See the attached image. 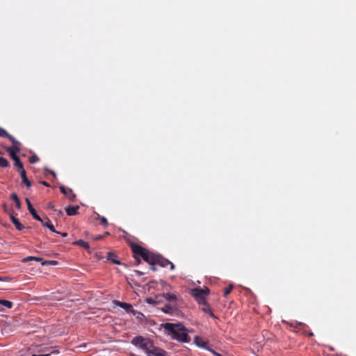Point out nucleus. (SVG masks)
<instances>
[{"instance_id": "16", "label": "nucleus", "mask_w": 356, "mask_h": 356, "mask_svg": "<svg viewBox=\"0 0 356 356\" xmlns=\"http://www.w3.org/2000/svg\"><path fill=\"white\" fill-rule=\"evenodd\" d=\"M106 259L108 261L113 264H120V262L117 259V256L113 252H108L106 256Z\"/></svg>"}, {"instance_id": "27", "label": "nucleus", "mask_w": 356, "mask_h": 356, "mask_svg": "<svg viewBox=\"0 0 356 356\" xmlns=\"http://www.w3.org/2000/svg\"><path fill=\"white\" fill-rule=\"evenodd\" d=\"M9 165H10V164H9V162L8 161V160L4 157L0 156V167L8 168V167H9Z\"/></svg>"}, {"instance_id": "21", "label": "nucleus", "mask_w": 356, "mask_h": 356, "mask_svg": "<svg viewBox=\"0 0 356 356\" xmlns=\"http://www.w3.org/2000/svg\"><path fill=\"white\" fill-rule=\"evenodd\" d=\"M0 305H1V311H3V307L10 309L13 306V302L9 301V300H0Z\"/></svg>"}, {"instance_id": "31", "label": "nucleus", "mask_w": 356, "mask_h": 356, "mask_svg": "<svg viewBox=\"0 0 356 356\" xmlns=\"http://www.w3.org/2000/svg\"><path fill=\"white\" fill-rule=\"evenodd\" d=\"M57 263L58 262L56 261H53V260H51V261H43L42 263V266H45V265H47V264L56 265V264H57Z\"/></svg>"}, {"instance_id": "19", "label": "nucleus", "mask_w": 356, "mask_h": 356, "mask_svg": "<svg viewBox=\"0 0 356 356\" xmlns=\"http://www.w3.org/2000/svg\"><path fill=\"white\" fill-rule=\"evenodd\" d=\"M10 199L15 202L16 208L19 209L21 208V202L17 195L15 193H13L10 195Z\"/></svg>"}, {"instance_id": "24", "label": "nucleus", "mask_w": 356, "mask_h": 356, "mask_svg": "<svg viewBox=\"0 0 356 356\" xmlns=\"http://www.w3.org/2000/svg\"><path fill=\"white\" fill-rule=\"evenodd\" d=\"M31 261H42V258L38 257H33V256H29L22 259V262H24V263H26V262H29Z\"/></svg>"}, {"instance_id": "30", "label": "nucleus", "mask_w": 356, "mask_h": 356, "mask_svg": "<svg viewBox=\"0 0 356 356\" xmlns=\"http://www.w3.org/2000/svg\"><path fill=\"white\" fill-rule=\"evenodd\" d=\"M29 160L31 163H35L39 161V158L37 155L34 154L30 156Z\"/></svg>"}, {"instance_id": "41", "label": "nucleus", "mask_w": 356, "mask_h": 356, "mask_svg": "<svg viewBox=\"0 0 356 356\" xmlns=\"http://www.w3.org/2000/svg\"><path fill=\"white\" fill-rule=\"evenodd\" d=\"M3 208L4 211L7 212V208H6V204H4L3 205Z\"/></svg>"}, {"instance_id": "18", "label": "nucleus", "mask_w": 356, "mask_h": 356, "mask_svg": "<svg viewBox=\"0 0 356 356\" xmlns=\"http://www.w3.org/2000/svg\"><path fill=\"white\" fill-rule=\"evenodd\" d=\"M19 174H20L21 178L22 179V182L24 184H26V186L27 187H29V188L31 187V182L28 179L27 177H26V173L25 170H21Z\"/></svg>"}, {"instance_id": "37", "label": "nucleus", "mask_w": 356, "mask_h": 356, "mask_svg": "<svg viewBox=\"0 0 356 356\" xmlns=\"http://www.w3.org/2000/svg\"><path fill=\"white\" fill-rule=\"evenodd\" d=\"M102 237H103V236H102V235H98V236H97L95 238V240H100V239H102Z\"/></svg>"}, {"instance_id": "8", "label": "nucleus", "mask_w": 356, "mask_h": 356, "mask_svg": "<svg viewBox=\"0 0 356 356\" xmlns=\"http://www.w3.org/2000/svg\"><path fill=\"white\" fill-rule=\"evenodd\" d=\"M114 302L116 305L124 309L127 313H130V312L134 313V310L133 309V307L131 304L120 302L119 300H115Z\"/></svg>"}, {"instance_id": "4", "label": "nucleus", "mask_w": 356, "mask_h": 356, "mask_svg": "<svg viewBox=\"0 0 356 356\" xmlns=\"http://www.w3.org/2000/svg\"><path fill=\"white\" fill-rule=\"evenodd\" d=\"M209 293V290L207 287L205 289L195 288L191 290V295L194 297L199 305L206 302L205 299Z\"/></svg>"}, {"instance_id": "3", "label": "nucleus", "mask_w": 356, "mask_h": 356, "mask_svg": "<svg viewBox=\"0 0 356 356\" xmlns=\"http://www.w3.org/2000/svg\"><path fill=\"white\" fill-rule=\"evenodd\" d=\"M131 248L135 259H138V257H140L145 261L151 266H155L156 254L149 252L148 250L143 248L137 243H132L131 245Z\"/></svg>"}, {"instance_id": "35", "label": "nucleus", "mask_w": 356, "mask_h": 356, "mask_svg": "<svg viewBox=\"0 0 356 356\" xmlns=\"http://www.w3.org/2000/svg\"><path fill=\"white\" fill-rule=\"evenodd\" d=\"M168 265L170 266V270H173L175 269V265L172 262H170Z\"/></svg>"}, {"instance_id": "2", "label": "nucleus", "mask_w": 356, "mask_h": 356, "mask_svg": "<svg viewBox=\"0 0 356 356\" xmlns=\"http://www.w3.org/2000/svg\"><path fill=\"white\" fill-rule=\"evenodd\" d=\"M163 327L168 335L170 336L172 339L184 343L191 341L187 329L181 323H166L163 325Z\"/></svg>"}, {"instance_id": "5", "label": "nucleus", "mask_w": 356, "mask_h": 356, "mask_svg": "<svg viewBox=\"0 0 356 356\" xmlns=\"http://www.w3.org/2000/svg\"><path fill=\"white\" fill-rule=\"evenodd\" d=\"M60 192L65 195L70 200L74 201L76 198V195L74 193L71 188H66L65 186H60Z\"/></svg>"}, {"instance_id": "32", "label": "nucleus", "mask_w": 356, "mask_h": 356, "mask_svg": "<svg viewBox=\"0 0 356 356\" xmlns=\"http://www.w3.org/2000/svg\"><path fill=\"white\" fill-rule=\"evenodd\" d=\"M146 302L148 303V304H151V305H154L155 304L156 301L151 298H148L146 299Z\"/></svg>"}, {"instance_id": "28", "label": "nucleus", "mask_w": 356, "mask_h": 356, "mask_svg": "<svg viewBox=\"0 0 356 356\" xmlns=\"http://www.w3.org/2000/svg\"><path fill=\"white\" fill-rule=\"evenodd\" d=\"M0 136L9 139L11 135L9 134L5 129L0 127Z\"/></svg>"}, {"instance_id": "7", "label": "nucleus", "mask_w": 356, "mask_h": 356, "mask_svg": "<svg viewBox=\"0 0 356 356\" xmlns=\"http://www.w3.org/2000/svg\"><path fill=\"white\" fill-rule=\"evenodd\" d=\"M26 203L27 204L28 209L33 218L36 220H41V218L38 215L36 210L33 208L29 199L26 198Z\"/></svg>"}, {"instance_id": "14", "label": "nucleus", "mask_w": 356, "mask_h": 356, "mask_svg": "<svg viewBox=\"0 0 356 356\" xmlns=\"http://www.w3.org/2000/svg\"><path fill=\"white\" fill-rule=\"evenodd\" d=\"M200 305H202L201 309L204 313H208L209 316H211L212 318H216L213 312L211 311L209 305L207 303V302H204V303H202Z\"/></svg>"}, {"instance_id": "1", "label": "nucleus", "mask_w": 356, "mask_h": 356, "mask_svg": "<svg viewBox=\"0 0 356 356\" xmlns=\"http://www.w3.org/2000/svg\"><path fill=\"white\" fill-rule=\"evenodd\" d=\"M131 344L144 350L147 356H167V352L163 349L154 346L149 338L143 336H136L131 339Z\"/></svg>"}, {"instance_id": "43", "label": "nucleus", "mask_w": 356, "mask_h": 356, "mask_svg": "<svg viewBox=\"0 0 356 356\" xmlns=\"http://www.w3.org/2000/svg\"><path fill=\"white\" fill-rule=\"evenodd\" d=\"M60 234V232L58 233ZM60 234L63 236H66L67 235V234L66 232H63V233H60Z\"/></svg>"}, {"instance_id": "34", "label": "nucleus", "mask_w": 356, "mask_h": 356, "mask_svg": "<svg viewBox=\"0 0 356 356\" xmlns=\"http://www.w3.org/2000/svg\"><path fill=\"white\" fill-rule=\"evenodd\" d=\"M48 172L54 177L56 178V175L55 173V172L54 170H49Z\"/></svg>"}, {"instance_id": "36", "label": "nucleus", "mask_w": 356, "mask_h": 356, "mask_svg": "<svg viewBox=\"0 0 356 356\" xmlns=\"http://www.w3.org/2000/svg\"><path fill=\"white\" fill-rule=\"evenodd\" d=\"M135 273H136V275H143V272H141V271H139V270H135Z\"/></svg>"}, {"instance_id": "20", "label": "nucleus", "mask_w": 356, "mask_h": 356, "mask_svg": "<svg viewBox=\"0 0 356 356\" xmlns=\"http://www.w3.org/2000/svg\"><path fill=\"white\" fill-rule=\"evenodd\" d=\"M6 151L9 154L10 156L13 160H15L17 158H19L17 155V153H19V151H15V149L8 147H6Z\"/></svg>"}, {"instance_id": "44", "label": "nucleus", "mask_w": 356, "mask_h": 356, "mask_svg": "<svg viewBox=\"0 0 356 356\" xmlns=\"http://www.w3.org/2000/svg\"><path fill=\"white\" fill-rule=\"evenodd\" d=\"M59 214L63 215V212L61 211H60Z\"/></svg>"}, {"instance_id": "45", "label": "nucleus", "mask_w": 356, "mask_h": 356, "mask_svg": "<svg viewBox=\"0 0 356 356\" xmlns=\"http://www.w3.org/2000/svg\"><path fill=\"white\" fill-rule=\"evenodd\" d=\"M3 280L1 277H0V281Z\"/></svg>"}, {"instance_id": "40", "label": "nucleus", "mask_w": 356, "mask_h": 356, "mask_svg": "<svg viewBox=\"0 0 356 356\" xmlns=\"http://www.w3.org/2000/svg\"><path fill=\"white\" fill-rule=\"evenodd\" d=\"M140 257H138V259H135V260H136V264L137 265H138V264L140 263Z\"/></svg>"}, {"instance_id": "17", "label": "nucleus", "mask_w": 356, "mask_h": 356, "mask_svg": "<svg viewBox=\"0 0 356 356\" xmlns=\"http://www.w3.org/2000/svg\"><path fill=\"white\" fill-rule=\"evenodd\" d=\"M177 309L175 305L165 304L162 308V311L165 314H172Z\"/></svg>"}, {"instance_id": "25", "label": "nucleus", "mask_w": 356, "mask_h": 356, "mask_svg": "<svg viewBox=\"0 0 356 356\" xmlns=\"http://www.w3.org/2000/svg\"><path fill=\"white\" fill-rule=\"evenodd\" d=\"M195 341L196 343V344L200 346V347H202V348H204L207 343L206 341H204L201 337H196L195 338Z\"/></svg>"}, {"instance_id": "12", "label": "nucleus", "mask_w": 356, "mask_h": 356, "mask_svg": "<svg viewBox=\"0 0 356 356\" xmlns=\"http://www.w3.org/2000/svg\"><path fill=\"white\" fill-rule=\"evenodd\" d=\"M10 217L12 222L15 225L17 230L21 231L24 229V226L12 213H10Z\"/></svg>"}, {"instance_id": "23", "label": "nucleus", "mask_w": 356, "mask_h": 356, "mask_svg": "<svg viewBox=\"0 0 356 356\" xmlns=\"http://www.w3.org/2000/svg\"><path fill=\"white\" fill-rule=\"evenodd\" d=\"M14 161V165L17 168V170L19 172H21V170H24V165H23V163H22V161H20L19 158H17Z\"/></svg>"}, {"instance_id": "29", "label": "nucleus", "mask_w": 356, "mask_h": 356, "mask_svg": "<svg viewBox=\"0 0 356 356\" xmlns=\"http://www.w3.org/2000/svg\"><path fill=\"white\" fill-rule=\"evenodd\" d=\"M233 289V285L229 284L227 288L224 290V296H227L229 295Z\"/></svg>"}, {"instance_id": "39", "label": "nucleus", "mask_w": 356, "mask_h": 356, "mask_svg": "<svg viewBox=\"0 0 356 356\" xmlns=\"http://www.w3.org/2000/svg\"><path fill=\"white\" fill-rule=\"evenodd\" d=\"M150 269L152 271H156V268L154 266H151Z\"/></svg>"}, {"instance_id": "6", "label": "nucleus", "mask_w": 356, "mask_h": 356, "mask_svg": "<svg viewBox=\"0 0 356 356\" xmlns=\"http://www.w3.org/2000/svg\"><path fill=\"white\" fill-rule=\"evenodd\" d=\"M39 352H44L43 354L32 355V356H51V354H58L59 350L56 347H48L44 350H40Z\"/></svg>"}, {"instance_id": "26", "label": "nucleus", "mask_w": 356, "mask_h": 356, "mask_svg": "<svg viewBox=\"0 0 356 356\" xmlns=\"http://www.w3.org/2000/svg\"><path fill=\"white\" fill-rule=\"evenodd\" d=\"M97 219L99 220L100 223L104 227H107L108 226V220H107V219L105 217L101 216L99 214L97 213Z\"/></svg>"}, {"instance_id": "42", "label": "nucleus", "mask_w": 356, "mask_h": 356, "mask_svg": "<svg viewBox=\"0 0 356 356\" xmlns=\"http://www.w3.org/2000/svg\"><path fill=\"white\" fill-rule=\"evenodd\" d=\"M47 207H48L49 208H52V207H53V204H52V203H51V202H49V203L48 204V206H47Z\"/></svg>"}, {"instance_id": "9", "label": "nucleus", "mask_w": 356, "mask_h": 356, "mask_svg": "<svg viewBox=\"0 0 356 356\" xmlns=\"http://www.w3.org/2000/svg\"><path fill=\"white\" fill-rule=\"evenodd\" d=\"M163 297L166 300L170 301L171 302H175L177 300V296L175 293H163L162 294H159L156 296V298L159 297Z\"/></svg>"}, {"instance_id": "38", "label": "nucleus", "mask_w": 356, "mask_h": 356, "mask_svg": "<svg viewBox=\"0 0 356 356\" xmlns=\"http://www.w3.org/2000/svg\"><path fill=\"white\" fill-rule=\"evenodd\" d=\"M213 353L215 356H222L221 354H220L214 350L213 351Z\"/></svg>"}, {"instance_id": "33", "label": "nucleus", "mask_w": 356, "mask_h": 356, "mask_svg": "<svg viewBox=\"0 0 356 356\" xmlns=\"http://www.w3.org/2000/svg\"><path fill=\"white\" fill-rule=\"evenodd\" d=\"M40 184H42V185H43V186H47V187H49V186H50L49 184V183H47V181H40Z\"/></svg>"}, {"instance_id": "15", "label": "nucleus", "mask_w": 356, "mask_h": 356, "mask_svg": "<svg viewBox=\"0 0 356 356\" xmlns=\"http://www.w3.org/2000/svg\"><path fill=\"white\" fill-rule=\"evenodd\" d=\"M9 140L13 144V146L10 147L15 149V151L20 152V142L17 141L13 136L10 137Z\"/></svg>"}, {"instance_id": "10", "label": "nucleus", "mask_w": 356, "mask_h": 356, "mask_svg": "<svg viewBox=\"0 0 356 356\" xmlns=\"http://www.w3.org/2000/svg\"><path fill=\"white\" fill-rule=\"evenodd\" d=\"M39 221L41 222L43 227H48L51 232H55L56 234L59 233L58 232L56 231L54 225H52L49 218L46 217L44 220L41 218V220Z\"/></svg>"}, {"instance_id": "13", "label": "nucleus", "mask_w": 356, "mask_h": 356, "mask_svg": "<svg viewBox=\"0 0 356 356\" xmlns=\"http://www.w3.org/2000/svg\"><path fill=\"white\" fill-rule=\"evenodd\" d=\"M79 206H68L65 208V211L68 216H75L78 213Z\"/></svg>"}, {"instance_id": "11", "label": "nucleus", "mask_w": 356, "mask_h": 356, "mask_svg": "<svg viewBox=\"0 0 356 356\" xmlns=\"http://www.w3.org/2000/svg\"><path fill=\"white\" fill-rule=\"evenodd\" d=\"M170 261L168 260L167 259H165L160 255H156V259L155 261V265L157 264L161 267H166Z\"/></svg>"}, {"instance_id": "22", "label": "nucleus", "mask_w": 356, "mask_h": 356, "mask_svg": "<svg viewBox=\"0 0 356 356\" xmlns=\"http://www.w3.org/2000/svg\"><path fill=\"white\" fill-rule=\"evenodd\" d=\"M74 245H79L84 249H86V250H88L90 246H89V244L84 241L83 240H78L75 242L73 243Z\"/></svg>"}]
</instances>
